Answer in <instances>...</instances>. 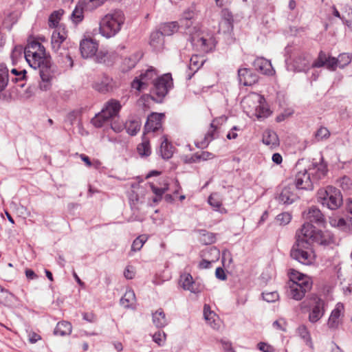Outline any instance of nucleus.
Listing matches in <instances>:
<instances>
[{"label":"nucleus","instance_id":"obj_1","mask_svg":"<svg viewBox=\"0 0 352 352\" xmlns=\"http://www.w3.org/2000/svg\"><path fill=\"white\" fill-rule=\"evenodd\" d=\"M125 16L121 10H113L105 14L100 21V33L109 38L120 32L124 24Z\"/></svg>","mask_w":352,"mask_h":352},{"label":"nucleus","instance_id":"obj_2","mask_svg":"<svg viewBox=\"0 0 352 352\" xmlns=\"http://www.w3.org/2000/svg\"><path fill=\"white\" fill-rule=\"evenodd\" d=\"M289 271L291 282L289 285L288 296L296 300H300L311 290L312 281L310 277L295 270L290 269Z\"/></svg>","mask_w":352,"mask_h":352},{"label":"nucleus","instance_id":"obj_3","mask_svg":"<svg viewBox=\"0 0 352 352\" xmlns=\"http://www.w3.org/2000/svg\"><path fill=\"white\" fill-rule=\"evenodd\" d=\"M325 302L316 294H311L300 304V308L309 312L308 319L311 323L319 321L325 313Z\"/></svg>","mask_w":352,"mask_h":352},{"label":"nucleus","instance_id":"obj_4","mask_svg":"<svg viewBox=\"0 0 352 352\" xmlns=\"http://www.w3.org/2000/svg\"><path fill=\"white\" fill-rule=\"evenodd\" d=\"M290 256L299 263L307 265L311 264L315 258L314 252L311 250L310 243L301 239L299 234H297V239L291 250Z\"/></svg>","mask_w":352,"mask_h":352},{"label":"nucleus","instance_id":"obj_5","mask_svg":"<svg viewBox=\"0 0 352 352\" xmlns=\"http://www.w3.org/2000/svg\"><path fill=\"white\" fill-rule=\"evenodd\" d=\"M173 87V82L170 74H165L157 78L151 89V98L156 102H162L169 90Z\"/></svg>","mask_w":352,"mask_h":352},{"label":"nucleus","instance_id":"obj_6","mask_svg":"<svg viewBox=\"0 0 352 352\" xmlns=\"http://www.w3.org/2000/svg\"><path fill=\"white\" fill-rule=\"evenodd\" d=\"M318 201L323 206H327L331 210L338 208L342 203V197L339 189L329 186L325 189L318 192Z\"/></svg>","mask_w":352,"mask_h":352},{"label":"nucleus","instance_id":"obj_7","mask_svg":"<svg viewBox=\"0 0 352 352\" xmlns=\"http://www.w3.org/2000/svg\"><path fill=\"white\" fill-rule=\"evenodd\" d=\"M121 109V104L116 100H109L104 108L96 114L91 120V124L97 128L102 126L104 122L110 118H116Z\"/></svg>","mask_w":352,"mask_h":352},{"label":"nucleus","instance_id":"obj_8","mask_svg":"<svg viewBox=\"0 0 352 352\" xmlns=\"http://www.w3.org/2000/svg\"><path fill=\"white\" fill-rule=\"evenodd\" d=\"M190 40L192 44L204 53L211 52L215 47L214 38L212 36H205L203 33H200L197 30L193 31L192 34H189Z\"/></svg>","mask_w":352,"mask_h":352},{"label":"nucleus","instance_id":"obj_9","mask_svg":"<svg viewBox=\"0 0 352 352\" xmlns=\"http://www.w3.org/2000/svg\"><path fill=\"white\" fill-rule=\"evenodd\" d=\"M155 69L153 67L147 69L145 72L142 73L140 78H135L131 82V87L136 90L141 91L146 89L148 85V82L152 80L153 82L157 78Z\"/></svg>","mask_w":352,"mask_h":352},{"label":"nucleus","instance_id":"obj_10","mask_svg":"<svg viewBox=\"0 0 352 352\" xmlns=\"http://www.w3.org/2000/svg\"><path fill=\"white\" fill-rule=\"evenodd\" d=\"M314 180L306 169L298 171L296 175L295 188L297 190H311L314 188Z\"/></svg>","mask_w":352,"mask_h":352},{"label":"nucleus","instance_id":"obj_11","mask_svg":"<svg viewBox=\"0 0 352 352\" xmlns=\"http://www.w3.org/2000/svg\"><path fill=\"white\" fill-rule=\"evenodd\" d=\"M338 66L336 58L328 56L322 51L319 52L317 59L311 65V67L320 68L326 67L332 71L336 70Z\"/></svg>","mask_w":352,"mask_h":352},{"label":"nucleus","instance_id":"obj_12","mask_svg":"<svg viewBox=\"0 0 352 352\" xmlns=\"http://www.w3.org/2000/svg\"><path fill=\"white\" fill-rule=\"evenodd\" d=\"M296 191L297 189L294 185H289L284 187L277 197L278 202L285 205L294 203L299 198Z\"/></svg>","mask_w":352,"mask_h":352},{"label":"nucleus","instance_id":"obj_13","mask_svg":"<svg viewBox=\"0 0 352 352\" xmlns=\"http://www.w3.org/2000/svg\"><path fill=\"white\" fill-rule=\"evenodd\" d=\"M98 43L91 38L83 39L80 43V51L81 56L84 58L94 56L96 53L98 52Z\"/></svg>","mask_w":352,"mask_h":352},{"label":"nucleus","instance_id":"obj_14","mask_svg":"<svg viewBox=\"0 0 352 352\" xmlns=\"http://www.w3.org/2000/svg\"><path fill=\"white\" fill-rule=\"evenodd\" d=\"M195 14L192 10L188 9L184 12L179 20V27L184 30L186 34H192V32L197 30L196 27H192L194 23Z\"/></svg>","mask_w":352,"mask_h":352},{"label":"nucleus","instance_id":"obj_15","mask_svg":"<svg viewBox=\"0 0 352 352\" xmlns=\"http://www.w3.org/2000/svg\"><path fill=\"white\" fill-rule=\"evenodd\" d=\"M165 115L162 113H151L147 118L144 126V131L146 133L157 131L162 127V120Z\"/></svg>","mask_w":352,"mask_h":352},{"label":"nucleus","instance_id":"obj_16","mask_svg":"<svg viewBox=\"0 0 352 352\" xmlns=\"http://www.w3.org/2000/svg\"><path fill=\"white\" fill-rule=\"evenodd\" d=\"M93 87L95 90L102 93H108L113 91L114 87V82L113 79L109 76L104 74L94 82Z\"/></svg>","mask_w":352,"mask_h":352},{"label":"nucleus","instance_id":"obj_17","mask_svg":"<svg viewBox=\"0 0 352 352\" xmlns=\"http://www.w3.org/2000/svg\"><path fill=\"white\" fill-rule=\"evenodd\" d=\"M238 78L239 83L244 86H251L258 81L257 75L248 68L238 70Z\"/></svg>","mask_w":352,"mask_h":352},{"label":"nucleus","instance_id":"obj_18","mask_svg":"<svg viewBox=\"0 0 352 352\" xmlns=\"http://www.w3.org/2000/svg\"><path fill=\"white\" fill-rule=\"evenodd\" d=\"M304 218L309 223H314L319 226H323L325 219L321 211L316 206H311L308 211L304 213Z\"/></svg>","mask_w":352,"mask_h":352},{"label":"nucleus","instance_id":"obj_19","mask_svg":"<svg viewBox=\"0 0 352 352\" xmlns=\"http://www.w3.org/2000/svg\"><path fill=\"white\" fill-rule=\"evenodd\" d=\"M311 57L309 54L302 53L294 60V67L296 72L307 73L310 69Z\"/></svg>","mask_w":352,"mask_h":352},{"label":"nucleus","instance_id":"obj_20","mask_svg":"<svg viewBox=\"0 0 352 352\" xmlns=\"http://www.w3.org/2000/svg\"><path fill=\"white\" fill-rule=\"evenodd\" d=\"M56 54L58 62L65 67L72 68L74 65V61L72 58V54L69 50L65 45L60 50L54 52Z\"/></svg>","mask_w":352,"mask_h":352},{"label":"nucleus","instance_id":"obj_21","mask_svg":"<svg viewBox=\"0 0 352 352\" xmlns=\"http://www.w3.org/2000/svg\"><path fill=\"white\" fill-rule=\"evenodd\" d=\"M344 305L338 302L333 309L329 318L327 325L330 329H337L340 324V317L343 314Z\"/></svg>","mask_w":352,"mask_h":352},{"label":"nucleus","instance_id":"obj_22","mask_svg":"<svg viewBox=\"0 0 352 352\" xmlns=\"http://www.w3.org/2000/svg\"><path fill=\"white\" fill-rule=\"evenodd\" d=\"M314 182L322 179L327 173V165L324 162L323 157L320 158L319 164H313V167L309 169Z\"/></svg>","mask_w":352,"mask_h":352},{"label":"nucleus","instance_id":"obj_23","mask_svg":"<svg viewBox=\"0 0 352 352\" xmlns=\"http://www.w3.org/2000/svg\"><path fill=\"white\" fill-rule=\"evenodd\" d=\"M319 230H316L312 223L307 222L302 225V228L300 230L296 232V237L297 238V234H299L301 239L307 240V241L311 243V241H314L316 233Z\"/></svg>","mask_w":352,"mask_h":352},{"label":"nucleus","instance_id":"obj_24","mask_svg":"<svg viewBox=\"0 0 352 352\" xmlns=\"http://www.w3.org/2000/svg\"><path fill=\"white\" fill-rule=\"evenodd\" d=\"M36 67L39 68L40 76L42 81H50L54 76V69L52 68L50 60L41 62L39 65H36Z\"/></svg>","mask_w":352,"mask_h":352},{"label":"nucleus","instance_id":"obj_25","mask_svg":"<svg viewBox=\"0 0 352 352\" xmlns=\"http://www.w3.org/2000/svg\"><path fill=\"white\" fill-rule=\"evenodd\" d=\"M254 69L261 74L271 75L273 69L270 61L263 58L258 57L253 62Z\"/></svg>","mask_w":352,"mask_h":352},{"label":"nucleus","instance_id":"obj_26","mask_svg":"<svg viewBox=\"0 0 352 352\" xmlns=\"http://www.w3.org/2000/svg\"><path fill=\"white\" fill-rule=\"evenodd\" d=\"M181 278L182 287L185 290H189L192 293H199L201 292L202 287L193 281L192 276L190 274L182 276Z\"/></svg>","mask_w":352,"mask_h":352},{"label":"nucleus","instance_id":"obj_27","mask_svg":"<svg viewBox=\"0 0 352 352\" xmlns=\"http://www.w3.org/2000/svg\"><path fill=\"white\" fill-rule=\"evenodd\" d=\"M65 39L66 35L63 30L61 32L58 30H54L51 38L52 50L54 52L60 50V49L63 47V45H65L64 42Z\"/></svg>","mask_w":352,"mask_h":352},{"label":"nucleus","instance_id":"obj_28","mask_svg":"<svg viewBox=\"0 0 352 352\" xmlns=\"http://www.w3.org/2000/svg\"><path fill=\"white\" fill-rule=\"evenodd\" d=\"M150 45L155 52H160L164 49V38L160 32L155 31L151 33Z\"/></svg>","mask_w":352,"mask_h":352},{"label":"nucleus","instance_id":"obj_29","mask_svg":"<svg viewBox=\"0 0 352 352\" xmlns=\"http://www.w3.org/2000/svg\"><path fill=\"white\" fill-rule=\"evenodd\" d=\"M313 242L322 245H329L335 243L334 236L329 231L322 232L319 230Z\"/></svg>","mask_w":352,"mask_h":352},{"label":"nucleus","instance_id":"obj_30","mask_svg":"<svg viewBox=\"0 0 352 352\" xmlns=\"http://www.w3.org/2000/svg\"><path fill=\"white\" fill-rule=\"evenodd\" d=\"M262 141L263 144L270 148H274L279 145V140L276 133L272 130H266L263 134Z\"/></svg>","mask_w":352,"mask_h":352},{"label":"nucleus","instance_id":"obj_31","mask_svg":"<svg viewBox=\"0 0 352 352\" xmlns=\"http://www.w3.org/2000/svg\"><path fill=\"white\" fill-rule=\"evenodd\" d=\"M204 65V60L197 55H194L190 60L188 69L192 71V73H189L187 75L186 78L190 80L192 78L195 73Z\"/></svg>","mask_w":352,"mask_h":352},{"label":"nucleus","instance_id":"obj_32","mask_svg":"<svg viewBox=\"0 0 352 352\" xmlns=\"http://www.w3.org/2000/svg\"><path fill=\"white\" fill-rule=\"evenodd\" d=\"M180 28L179 25H178L177 22H170L162 24L159 30L157 32H160L163 36H170L174 34L175 32Z\"/></svg>","mask_w":352,"mask_h":352},{"label":"nucleus","instance_id":"obj_33","mask_svg":"<svg viewBox=\"0 0 352 352\" xmlns=\"http://www.w3.org/2000/svg\"><path fill=\"white\" fill-rule=\"evenodd\" d=\"M72 327L70 322L61 321L58 322L54 329V333L56 336H64L72 333Z\"/></svg>","mask_w":352,"mask_h":352},{"label":"nucleus","instance_id":"obj_34","mask_svg":"<svg viewBox=\"0 0 352 352\" xmlns=\"http://www.w3.org/2000/svg\"><path fill=\"white\" fill-rule=\"evenodd\" d=\"M174 148L172 144L168 142L166 138L162 142L160 152L161 153V156L164 160H168L172 157L174 151Z\"/></svg>","mask_w":352,"mask_h":352},{"label":"nucleus","instance_id":"obj_35","mask_svg":"<svg viewBox=\"0 0 352 352\" xmlns=\"http://www.w3.org/2000/svg\"><path fill=\"white\" fill-rule=\"evenodd\" d=\"M153 322L157 328L164 327L168 324L165 314L162 309H157L153 314Z\"/></svg>","mask_w":352,"mask_h":352},{"label":"nucleus","instance_id":"obj_36","mask_svg":"<svg viewBox=\"0 0 352 352\" xmlns=\"http://www.w3.org/2000/svg\"><path fill=\"white\" fill-rule=\"evenodd\" d=\"M257 100L259 102L260 104L258 105L256 108V117L259 118H265L268 117L271 114L270 110L265 107L264 105H262V101L265 100L263 96L260 95L256 96Z\"/></svg>","mask_w":352,"mask_h":352},{"label":"nucleus","instance_id":"obj_37","mask_svg":"<svg viewBox=\"0 0 352 352\" xmlns=\"http://www.w3.org/2000/svg\"><path fill=\"white\" fill-rule=\"evenodd\" d=\"M124 127L129 135H135L141 128V122L139 119L130 120L126 122Z\"/></svg>","mask_w":352,"mask_h":352},{"label":"nucleus","instance_id":"obj_38","mask_svg":"<svg viewBox=\"0 0 352 352\" xmlns=\"http://www.w3.org/2000/svg\"><path fill=\"white\" fill-rule=\"evenodd\" d=\"M135 302V295L133 290H127L120 299V304L124 308H130Z\"/></svg>","mask_w":352,"mask_h":352},{"label":"nucleus","instance_id":"obj_39","mask_svg":"<svg viewBox=\"0 0 352 352\" xmlns=\"http://www.w3.org/2000/svg\"><path fill=\"white\" fill-rule=\"evenodd\" d=\"M23 54L25 60L29 63L30 67L36 69V65H39L40 61L38 62V59H37V58H34V51L27 46L23 50Z\"/></svg>","mask_w":352,"mask_h":352},{"label":"nucleus","instance_id":"obj_40","mask_svg":"<svg viewBox=\"0 0 352 352\" xmlns=\"http://www.w3.org/2000/svg\"><path fill=\"white\" fill-rule=\"evenodd\" d=\"M211 130H210L205 135L203 140H201V146L196 144L197 147L205 148L207 147L209 143L214 139V133L216 131V127L214 126V120L210 124Z\"/></svg>","mask_w":352,"mask_h":352},{"label":"nucleus","instance_id":"obj_41","mask_svg":"<svg viewBox=\"0 0 352 352\" xmlns=\"http://www.w3.org/2000/svg\"><path fill=\"white\" fill-rule=\"evenodd\" d=\"M84 19L83 7L81 4H77L71 14V19L75 24L81 22Z\"/></svg>","mask_w":352,"mask_h":352},{"label":"nucleus","instance_id":"obj_42","mask_svg":"<svg viewBox=\"0 0 352 352\" xmlns=\"http://www.w3.org/2000/svg\"><path fill=\"white\" fill-rule=\"evenodd\" d=\"M8 82V69L5 65H0V91L3 90Z\"/></svg>","mask_w":352,"mask_h":352},{"label":"nucleus","instance_id":"obj_43","mask_svg":"<svg viewBox=\"0 0 352 352\" xmlns=\"http://www.w3.org/2000/svg\"><path fill=\"white\" fill-rule=\"evenodd\" d=\"M219 32L223 34L230 33L233 30V21L221 20L219 24Z\"/></svg>","mask_w":352,"mask_h":352},{"label":"nucleus","instance_id":"obj_44","mask_svg":"<svg viewBox=\"0 0 352 352\" xmlns=\"http://www.w3.org/2000/svg\"><path fill=\"white\" fill-rule=\"evenodd\" d=\"M139 155L142 157H147L151 154V148L149 142L144 141L140 144L137 147Z\"/></svg>","mask_w":352,"mask_h":352},{"label":"nucleus","instance_id":"obj_45","mask_svg":"<svg viewBox=\"0 0 352 352\" xmlns=\"http://www.w3.org/2000/svg\"><path fill=\"white\" fill-rule=\"evenodd\" d=\"M330 136V132L327 128L321 126L314 134L315 139L317 142L327 139Z\"/></svg>","mask_w":352,"mask_h":352},{"label":"nucleus","instance_id":"obj_46","mask_svg":"<svg viewBox=\"0 0 352 352\" xmlns=\"http://www.w3.org/2000/svg\"><path fill=\"white\" fill-rule=\"evenodd\" d=\"M146 240L147 237L146 235H140L137 237L132 243L131 250L133 252L140 250Z\"/></svg>","mask_w":352,"mask_h":352},{"label":"nucleus","instance_id":"obj_47","mask_svg":"<svg viewBox=\"0 0 352 352\" xmlns=\"http://www.w3.org/2000/svg\"><path fill=\"white\" fill-rule=\"evenodd\" d=\"M337 59L338 65L340 68H344L351 61V56L347 53H343L339 55Z\"/></svg>","mask_w":352,"mask_h":352},{"label":"nucleus","instance_id":"obj_48","mask_svg":"<svg viewBox=\"0 0 352 352\" xmlns=\"http://www.w3.org/2000/svg\"><path fill=\"white\" fill-rule=\"evenodd\" d=\"M63 14V10H56L54 11L49 18V24L50 26H56L58 23L59 20L60 19V16Z\"/></svg>","mask_w":352,"mask_h":352},{"label":"nucleus","instance_id":"obj_49","mask_svg":"<svg viewBox=\"0 0 352 352\" xmlns=\"http://www.w3.org/2000/svg\"><path fill=\"white\" fill-rule=\"evenodd\" d=\"M11 73L15 76L14 78H12L13 82H18L22 81L26 78V71L25 69L18 71L16 69H12Z\"/></svg>","mask_w":352,"mask_h":352},{"label":"nucleus","instance_id":"obj_50","mask_svg":"<svg viewBox=\"0 0 352 352\" xmlns=\"http://www.w3.org/2000/svg\"><path fill=\"white\" fill-rule=\"evenodd\" d=\"M202 232L201 240L204 244H212L215 242V235L213 233L206 232V230H202Z\"/></svg>","mask_w":352,"mask_h":352},{"label":"nucleus","instance_id":"obj_51","mask_svg":"<svg viewBox=\"0 0 352 352\" xmlns=\"http://www.w3.org/2000/svg\"><path fill=\"white\" fill-rule=\"evenodd\" d=\"M262 296L263 300L268 302H274L279 298V295L277 292H264L262 293Z\"/></svg>","mask_w":352,"mask_h":352},{"label":"nucleus","instance_id":"obj_52","mask_svg":"<svg viewBox=\"0 0 352 352\" xmlns=\"http://www.w3.org/2000/svg\"><path fill=\"white\" fill-rule=\"evenodd\" d=\"M34 58H37V59H38V62H43L49 60L45 57V49L42 44H41V48L37 47V50L34 51Z\"/></svg>","mask_w":352,"mask_h":352},{"label":"nucleus","instance_id":"obj_53","mask_svg":"<svg viewBox=\"0 0 352 352\" xmlns=\"http://www.w3.org/2000/svg\"><path fill=\"white\" fill-rule=\"evenodd\" d=\"M80 113V110H74L69 112L66 116L65 122H69V124L72 126Z\"/></svg>","mask_w":352,"mask_h":352},{"label":"nucleus","instance_id":"obj_54","mask_svg":"<svg viewBox=\"0 0 352 352\" xmlns=\"http://www.w3.org/2000/svg\"><path fill=\"white\" fill-rule=\"evenodd\" d=\"M208 204L216 210L219 209L221 206V202L217 197V195H211L208 197Z\"/></svg>","mask_w":352,"mask_h":352},{"label":"nucleus","instance_id":"obj_55","mask_svg":"<svg viewBox=\"0 0 352 352\" xmlns=\"http://www.w3.org/2000/svg\"><path fill=\"white\" fill-rule=\"evenodd\" d=\"M257 348L263 352H274L275 349L273 346L263 342H261L257 344Z\"/></svg>","mask_w":352,"mask_h":352},{"label":"nucleus","instance_id":"obj_56","mask_svg":"<svg viewBox=\"0 0 352 352\" xmlns=\"http://www.w3.org/2000/svg\"><path fill=\"white\" fill-rule=\"evenodd\" d=\"M139 58L136 55L129 56L128 58L124 59V64L127 65L129 69L134 67L138 61Z\"/></svg>","mask_w":352,"mask_h":352},{"label":"nucleus","instance_id":"obj_57","mask_svg":"<svg viewBox=\"0 0 352 352\" xmlns=\"http://www.w3.org/2000/svg\"><path fill=\"white\" fill-rule=\"evenodd\" d=\"M291 215L289 213L284 212L278 214L277 216V221L280 223V224L286 225L289 223L291 221Z\"/></svg>","mask_w":352,"mask_h":352},{"label":"nucleus","instance_id":"obj_58","mask_svg":"<svg viewBox=\"0 0 352 352\" xmlns=\"http://www.w3.org/2000/svg\"><path fill=\"white\" fill-rule=\"evenodd\" d=\"M166 338V334L164 332L161 333L160 331L156 332L153 336V340L155 342H156L159 346H162L163 344V340Z\"/></svg>","mask_w":352,"mask_h":352},{"label":"nucleus","instance_id":"obj_59","mask_svg":"<svg viewBox=\"0 0 352 352\" xmlns=\"http://www.w3.org/2000/svg\"><path fill=\"white\" fill-rule=\"evenodd\" d=\"M298 335L305 340H309L310 336L307 327L305 325H300L297 329Z\"/></svg>","mask_w":352,"mask_h":352},{"label":"nucleus","instance_id":"obj_60","mask_svg":"<svg viewBox=\"0 0 352 352\" xmlns=\"http://www.w3.org/2000/svg\"><path fill=\"white\" fill-rule=\"evenodd\" d=\"M330 223L331 226L338 227L340 229H344L346 226V222L343 218H340L339 219H331L330 221Z\"/></svg>","mask_w":352,"mask_h":352},{"label":"nucleus","instance_id":"obj_61","mask_svg":"<svg viewBox=\"0 0 352 352\" xmlns=\"http://www.w3.org/2000/svg\"><path fill=\"white\" fill-rule=\"evenodd\" d=\"M221 20L234 21L233 15L230 11L225 8L221 12Z\"/></svg>","mask_w":352,"mask_h":352},{"label":"nucleus","instance_id":"obj_62","mask_svg":"<svg viewBox=\"0 0 352 352\" xmlns=\"http://www.w3.org/2000/svg\"><path fill=\"white\" fill-rule=\"evenodd\" d=\"M41 340V336L34 331L28 333V340L31 344H34L37 341Z\"/></svg>","mask_w":352,"mask_h":352},{"label":"nucleus","instance_id":"obj_63","mask_svg":"<svg viewBox=\"0 0 352 352\" xmlns=\"http://www.w3.org/2000/svg\"><path fill=\"white\" fill-rule=\"evenodd\" d=\"M151 190H152L153 192L156 196L162 197L163 194L168 189L167 188H158V187L155 186L153 184L151 185Z\"/></svg>","mask_w":352,"mask_h":352},{"label":"nucleus","instance_id":"obj_64","mask_svg":"<svg viewBox=\"0 0 352 352\" xmlns=\"http://www.w3.org/2000/svg\"><path fill=\"white\" fill-rule=\"evenodd\" d=\"M215 276L218 279L221 280H225L227 278V276L225 274L224 270L221 267H219L216 269Z\"/></svg>","mask_w":352,"mask_h":352}]
</instances>
